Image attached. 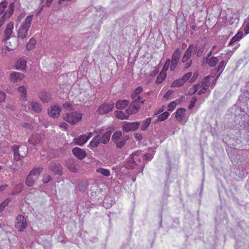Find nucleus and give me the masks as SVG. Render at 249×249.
Instances as JSON below:
<instances>
[{
  "instance_id": "nucleus-25",
  "label": "nucleus",
  "mask_w": 249,
  "mask_h": 249,
  "mask_svg": "<svg viewBox=\"0 0 249 249\" xmlns=\"http://www.w3.org/2000/svg\"><path fill=\"white\" fill-rule=\"evenodd\" d=\"M28 142L30 144L35 146L36 148H37L36 146L40 143L41 139L36 136H34L29 138Z\"/></svg>"
},
{
  "instance_id": "nucleus-23",
  "label": "nucleus",
  "mask_w": 249,
  "mask_h": 249,
  "mask_svg": "<svg viewBox=\"0 0 249 249\" xmlns=\"http://www.w3.org/2000/svg\"><path fill=\"white\" fill-rule=\"evenodd\" d=\"M186 109L184 108H179L177 110L176 112V119L180 122L183 120L185 117V113Z\"/></svg>"
},
{
  "instance_id": "nucleus-17",
  "label": "nucleus",
  "mask_w": 249,
  "mask_h": 249,
  "mask_svg": "<svg viewBox=\"0 0 249 249\" xmlns=\"http://www.w3.org/2000/svg\"><path fill=\"white\" fill-rule=\"evenodd\" d=\"M73 154L78 159L82 160L85 158L87 154L85 151L79 147H75L72 150Z\"/></svg>"
},
{
  "instance_id": "nucleus-47",
  "label": "nucleus",
  "mask_w": 249,
  "mask_h": 249,
  "mask_svg": "<svg viewBox=\"0 0 249 249\" xmlns=\"http://www.w3.org/2000/svg\"><path fill=\"white\" fill-rule=\"evenodd\" d=\"M7 12H5L2 16L0 17V27L4 24L6 18H7Z\"/></svg>"
},
{
  "instance_id": "nucleus-24",
  "label": "nucleus",
  "mask_w": 249,
  "mask_h": 249,
  "mask_svg": "<svg viewBox=\"0 0 249 249\" xmlns=\"http://www.w3.org/2000/svg\"><path fill=\"white\" fill-rule=\"evenodd\" d=\"M26 87L22 86L18 88V91L20 94V99L23 101H26Z\"/></svg>"
},
{
  "instance_id": "nucleus-28",
  "label": "nucleus",
  "mask_w": 249,
  "mask_h": 249,
  "mask_svg": "<svg viewBox=\"0 0 249 249\" xmlns=\"http://www.w3.org/2000/svg\"><path fill=\"white\" fill-rule=\"evenodd\" d=\"M129 101L127 100H119L116 103V107L118 109H123L128 104Z\"/></svg>"
},
{
  "instance_id": "nucleus-35",
  "label": "nucleus",
  "mask_w": 249,
  "mask_h": 249,
  "mask_svg": "<svg viewBox=\"0 0 249 249\" xmlns=\"http://www.w3.org/2000/svg\"><path fill=\"white\" fill-rule=\"evenodd\" d=\"M184 83V80L182 79V78H179L177 80H175L171 85V87H178L181 86Z\"/></svg>"
},
{
  "instance_id": "nucleus-48",
  "label": "nucleus",
  "mask_w": 249,
  "mask_h": 249,
  "mask_svg": "<svg viewBox=\"0 0 249 249\" xmlns=\"http://www.w3.org/2000/svg\"><path fill=\"white\" fill-rule=\"evenodd\" d=\"M192 76V72H188L185 75H184L182 78V79L184 80V82L185 83L187 81H188L189 79L190 80L191 78V77Z\"/></svg>"
},
{
  "instance_id": "nucleus-38",
  "label": "nucleus",
  "mask_w": 249,
  "mask_h": 249,
  "mask_svg": "<svg viewBox=\"0 0 249 249\" xmlns=\"http://www.w3.org/2000/svg\"><path fill=\"white\" fill-rule=\"evenodd\" d=\"M169 113L166 111L163 112V113L160 114L158 116V120L159 121H163L166 120L169 116Z\"/></svg>"
},
{
  "instance_id": "nucleus-29",
  "label": "nucleus",
  "mask_w": 249,
  "mask_h": 249,
  "mask_svg": "<svg viewBox=\"0 0 249 249\" xmlns=\"http://www.w3.org/2000/svg\"><path fill=\"white\" fill-rule=\"evenodd\" d=\"M151 122V119L150 118H148L145 120L139 122L140 124V128L142 130H145L149 126Z\"/></svg>"
},
{
  "instance_id": "nucleus-64",
  "label": "nucleus",
  "mask_w": 249,
  "mask_h": 249,
  "mask_svg": "<svg viewBox=\"0 0 249 249\" xmlns=\"http://www.w3.org/2000/svg\"><path fill=\"white\" fill-rule=\"evenodd\" d=\"M53 1V0H47L46 3V6L49 7L51 5Z\"/></svg>"
},
{
  "instance_id": "nucleus-62",
  "label": "nucleus",
  "mask_w": 249,
  "mask_h": 249,
  "mask_svg": "<svg viewBox=\"0 0 249 249\" xmlns=\"http://www.w3.org/2000/svg\"><path fill=\"white\" fill-rule=\"evenodd\" d=\"M69 169L72 172H76V168L73 165H71V166H68Z\"/></svg>"
},
{
  "instance_id": "nucleus-55",
  "label": "nucleus",
  "mask_w": 249,
  "mask_h": 249,
  "mask_svg": "<svg viewBox=\"0 0 249 249\" xmlns=\"http://www.w3.org/2000/svg\"><path fill=\"white\" fill-rule=\"evenodd\" d=\"M244 30L246 35H248L249 33V23L247 24H245Z\"/></svg>"
},
{
  "instance_id": "nucleus-63",
  "label": "nucleus",
  "mask_w": 249,
  "mask_h": 249,
  "mask_svg": "<svg viewBox=\"0 0 249 249\" xmlns=\"http://www.w3.org/2000/svg\"><path fill=\"white\" fill-rule=\"evenodd\" d=\"M203 48L200 49L199 50H198V51L197 52V55L198 56L201 55V54L203 53Z\"/></svg>"
},
{
  "instance_id": "nucleus-27",
  "label": "nucleus",
  "mask_w": 249,
  "mask_h": 249,
  "mask_svg": "<svg viewBox=\"0 0 249 249\" xmlns=\"http://www.w3.org/2000/svg\"><path fill=\"white\" fill-rule=\"evenodd\" d=\"M115 116L119 119L125 120L128 118V115L126 113L123 112L122 111H116L114 112Z\"/></svg>"
},
{
  "instance_id": "nucleus-39",
  "label": "nucleus",
  "mask_w": 249,
  "mask_h": 249,
  "mask_svg": "<svg viewBox=\"0 0 249 249\" xmlns=\"http://www.w3.org/2000/svg\"><path fill=\"white\" fill-rule=\"evenodd\" d=\"M174 91L172 90H169L164 94L163 98L166 100L172 99L173 98Z\"/></svg>"
},
{
  "instance_id": "nucleus-42",
  "label": "nucleus",
  "mask_w": 249,
  "mask_h": 249,
  "mask_svg": "<svg viewBox=\"0 0 249 249\" xmlns=\"http://www.w3.org/2000/svg\"><path fill=\"white\" fill-rule=\"evenodd\" d=\"M14 8H15L14 3H12L10 5L9 10L5 12H7V18L10 17L12 15V14L13 13Z\"/></svg>"
},
{
  "instance_id": "nucleus-6",
  "label": "nucleus",
  "mask_w": 249,
  "mask_h": 249,
  "mask_svg": "<svg viewBox=\"0 0 249 249\" xmlns=\"http://www.w3.org/2000/svg\"><path fill=\"white\" fill-rule=\"evenodd\" d=\"M140 152L137 151L133 153L127 159L125 163V166L127 168L133 169L136 165V161L139 160V156L140 155Z\"/></svg>"
},
{
  "instance_id": "nucleus-34",
  "label": "nucleus",
  "mask_w": 249,
  "mask_h": 249,
  "mask_svg": "<svg viewBox=\"0 0 249 249\" xmlns=\"http://www.w3.org/2000/svg\"><path fill=\"white\" fill-rule=\"evenodd\" d=\"M96 172L101 174L105 177H109L110 175V172L108 169L100 168L96 169Z\"/></svg>"
},
{
  "instance_id": "nucleus-14",
  "label": "nucleus",
  "mask_w": 249,
  "mask_h": 249,
  "mask_svg": "<svg viewBox=\"0 0 249 249\" xmlns=\"http://www.w3.org/2000/svg\"><path fill=\"white\" fill-rule=\"evenodd\" d=\"M114 106V104L112 102L103 104L98 108V112L101 114H107L112 110Z\"/></svg>"
},
{
  "instance_id": "nucleus-18",
  "label": "nucleus",
  "mask_w": 249,
  "mask_h": 249,
  "mask_svg": "<svg viewBox=\"0 0 249 249\" xmlns=\"http://www.w3.org/2000/svg\"><path fill=\"white\" fill-rule=\"evenodd\" d=\"M60 111V108L58 106L54 105L51 107L48 110V114L50 116L54 118H57L59 116Z\"/></svg>"
},
{
  "instance_id": "nucleus-36",
  "label": "nucleus",
  "mask_w": 249,
  "mask_h": 249,
  "mask_svg": "<svg viewBox=\"0 0 249 249\" xmlns=\"http://www.w3.org/2000/svg\"><path fill=\"white\" fill-rule=\"evenodd\" d=\"M36 43V40L33 38H31L29 40V42L27 44V49L28 50H30L33 49Z\"/></svg>"
},
{
  "instance_id": "nucleus-51",
  "label": "nucleus",
  "mask_w": 249,
  "mask_h": 249,
  "mask_svg": "<svg viewBox=\"0 0 249 249\" xmlns=\"http://www.w3.org/2000/svg\"><path fill=\"white\" fill-rule=\"evenodd\" d=\"M196 100H197L196 98L195 97H193L192 98V99L191 100V101H190V104L189 106V108L190 109H192L194 107L195 104L196 102Z\"/></svg>"
},
{
  "instance_id": "nucleus-57",
  "label": "nucleus",
  "mask_w": 249,
  "mask_h": 249,
  "mask_svg": "<svg viewBox=\"0 0 249 249\" xmlns=\"http://www.w3.org/2000/svg\"><path fill=\"white\" fill-rule=\"evenodd\" d=\"M243 36V33L242 31H238L236 35V36L239 39V40H240L241 38H242Z\"/></svg>"
},
{
  "instance_id": "nucleus-7",
  "label": "nucleus",
  "mask_w": 249,
  "mask_h": 249,
  "mask_svg": "<svg viewBox=\"0 0 249 249\" xmlns=\"http://www.w3.org/2000/svg\"><path fill=\"white\" fill-rule=\"evenodd\" d=\"M14 151V158L15 160L18 161L21 158L24 157L26 155V152L28 148L25 146H14L13 147Z\"/></svg>"
},
{
  "instance_id": "nucleus-53",
  "label": "nucleus",
  "mask_w": 249,
  "mask_h": 249,
  "mask_svg": "<svg viewBox=\"0 0 249 249\" xmlns=\"http://www.w3.org/2000/svg\"><path fill=\"white\" fill-rule=\"evenodd\" d=\"M134 137L138 141H141L143 138L142 135L140 133H135Z\"/></svg>"
},
{
  "instance_id": "nucleus-31",
  "label": "nucleus",
  "mask_w": 249,
  "mask_h": 249,
  "mask_svg": "<svg viewBox=\"0 0 249 249\" xmlns=\"http://www.w3.org/2000/svg\"><path fill=\"white\" fill-rule=\"evenodd\" d=\"M100 142V136L98 135L93 138L89 143V146L90 147H97Z\"/></svg>"
},
{
  "instance_id": "nucleus-50",
  "label": "nucleus",
  "mask_w": 249,
  "mask_h": 249,
  "mask_svg": "<svg viewBox=\"0 0 249 249\" xmlns=\"http://www.w3.org/2000/svg\"><path fill=\"white\" fill-rule=\"evenodd\" d=\"M51 177L49 175L46 174L43 176L42 181L44 183H48L51 180Z\"/></svg>"
},
{
  "instance_id": "nucleus-56",
  "label": "nucleus",
  "mask_w": 249,
  "mask_h": 249,
  "mask_svg": "<svg viewBox=\"0 0 249 249\" xmlns=\"http://www.w3.org/2000/svg\"><path fill=\"white\" fill-rule=\"evenodd\" d=\"M198 76V74L197 72L194 73L193 76L191 77V78L190 79V82H194L195 79L197 77V76Z\"/></svg>"
},
{
  "instance_id": "nucleus-1",
  "label": "nucleus",
  "mask_w": 249,
  "mask_h": 249,
  "mask_svg": "<svg viewBox=\"0 0 249 249\" xmlns=\"http://www.w3.org/2000/svg\"><path fill=\"white\" fill-rule=\"evenodd\" d=\"M33 18V15L28 16L26 17L24 21L21 23L18 31V36L19 38L23 39L27 37Z\"/></svg>"
},
{
  "instance_id": "nucleus-43",
  "label": "nucleus",
  "mask_w": 249,
  "mask_h": 249,
  "mask_svg": "<svg viewBox=\"0 0 249 249\" xmlns=\"http://www.w3.org/2000/svg\"><path fill=\"white\" fill-rule=\"evenodd\" d=\"M177 105V101H173L171 102L168 107V110L170 111H173Z\"/></svg>"
},
{
  "instance_id": "nucleus-12",
  "label": "nucleus",
  "mask_w": 249,
  "mask_h": 249,
  "mask_svg": "<svg viewBox=\"0 0 249 249\" xmlns=\"http://www.w3.org/2000/svg\"><path fill=\"white\" fill-rule=\"evenodd\" d=\"M14 22H9L6 27V28L4 32V36H3V41L5 42V44H7V41L9 38L13 36V32L14 29Z\"/></svg>"
},
{
  "instance_id": "nucleus-16",
  "label": "nucleus",
  "mask_w": 249,
  "mask_h": 249,
  "mask_svg": "<svg viewBox=\"0 0 249 249\" xmlns=\"http://www.w3.org/2000/svg\"><path fill=\"white\" fill-rule=\"evenodd\" d=\"M24 77V75L18 72H13L10 74V78L14 83L20 82Z\"/></svg>"
},
{
  "instance_id": "nucleus-19",
  "label": "nucleus",
  "mask_w": 249,
  "mask_h": 249,
  "mask_svg": "<svg viewBox=\"0 0 249 249\" xmlns=\"http://www.w3.org/2000/svg\"><path fill=\"white\" fill-rule=\"evenodd\" d=\"M26 60L24 58H20L16 63V69L20 71H24L26 70Z\"/></svg>"
},
{
  "instance_id": "nucleus-4",
  "label": "nucleus",
  "mask_w": 249,
  "mask_h": 249,
  "mask_svg": "<svg viewBox=\"0 0 249 249\" xmlns=\"http://www.w3.org/2000/svg\"><path fill=\"white\" fill-rule=\"evenodd\" d=\"M42 169L41 167H37L34 168L30 171L26 180V184L27 186H32L34 185L35 182L37 180Z\"/></svg>"
},
{
  "instance_id": "nucleus-40",
  "label": "nucleus",
  "mask_w": 249,
  "mask_h": 249,
  "mask_svg": "<svg viewBox=\"0 0 249 249\" xmlns=\"http://www.w3.org/2000/svg\"><path fill=\"white\" fill-rule=\"evenodd\" d=\"M8 142H3L2 147L0 148V155H2L3 154H4L8 150Z\"/></svg>"
},
{
  "instance_id": "nucleus-60",
  "label": "nucleus",
  "mask_w": 249,
  "mask_h": 249,
  "mask_svg": "<svg viewBox=\"0 0 249 249\" xmlns=\"http://www.w3.org/2000/svg\"><path fill=\"white\" fill-rule=\"evenodd\" d=\"M25 17V14L24 13H21L20 14L19 16L17 18V21L20 22L21 19Z\"/></svg>"
},
{
  "instance_id": "nucleus-54",
  "label": "nucleus",
  "mask_w": 249,
  "mask_h": 249,
  "mask_svg": "<svg viewBox=\"0 0 249 249\" xmlns=\"http://www.w3.org/2000/svg\"><path fill=\"white\" fill-rule=\"evenodd\" d=\"M239 40V39L237 37V36L235 35L231 39V41H230L229 45H231L233 43H234L236 41H238Z\"/></svg>"
},
{
  "instance_id": "nucleus-13",
  "label": "nucleus",
  "mask_w": 249,
  "mask_h": 249,
  "mask_svg": "<svg viewBox=\"0 0 249 249\" xmlns=\"http://www.w3.org/2000/svg\"><path fill=\"white\" fill-rule=\"evenodd\" d=\"M140 124L138 122H124L123 124V131L128 132L136 130L140 126Z\"/></svg>"
},
{
  "instance_id": "nucleus-49",
  "label": "nucleus",
  "mask_w": 249,
  "mask_h": 249,
  "mask_svg": "<svg viewBox=\"0 0 249 249\" xmlns=\"http://www.w3.org/2000/svg\"><path fill=\"white\" fill-rule=\"evenodd\" d=\"M154 154V152L151 153H147L144 155L143 158L145 160H149L153 158Z\"/></svg>"
},
{
  "instance_id": "nucleus-44",
  "label": "nucleus",
  "mask_w": 249,
  "mask_h": 249,
  "mask_svg": "<svg viewBox=\"0 0 249 249\" xmlns=\"http://www.w3.org/2000/svg\"><path fill=\"white\" fill-rule=\"evenodd\" d=\"M8 4L7 2L4 1L0 3V15L3 13Z\"/></svg>"
},
{
  "instance_id": "nucleus-10",
  "label": "nucleus",
  "mask_w": 249,
  "mask_h": 249,
  "mask_svg": "<svg viewBox=\"0 0 249 249\" xmlns=\"http://www.w3.org/2000/svg\"><path fill=\"white\" fill-rule=\"evenodd\" d=\"M27 225L26 220L22 215L17 216L15 221V227L19 231H22L26 228Z\"/></svg>"
},
{
  "instance_id": "nucleus-30",
  "label": "nucleus",
  "mask_w": 249,
  "mask_h": 249,
  "mask_svg": "<svg viewBox=\"0 0 249 249\" xmlns=\"http://www.w3.org/2000/svg\"><path fill=\"white\" fill-rule=\"evenodd\" d=\"M111 136V132L107 131L103 134L102 136H100V142L106 144L109 141Z\"/></svg>"
},
{
  "instance_id": "nucleus-8",
  "label": "nucleus",
  "mask_w": 249,
  "mask_h": 249,
  "mask_svg": "<svg viewBox=\"0 0 249 249\" xmlns=\"http://www.w3.org/2000/svg\"><path fill=\"white\" fill-rule=\"evenodd\" d=\"M143 103V101H133L126 110L128 116L133 115L138 112L140 108V106Z\"/></svg>"
},
{
  "instance_id": "nucleus-45",
  "label": "nucleus",
  "mask_w": 249,
  "mask_h": 249,
  "mask_svg": "<svg viewBox=\"0 0 249 249\" xmlns=\"http://www.w3.org/2000/svg\"><path fill=\"white\" fill-rule=\"evenodd\" d=\"M226 63L224 61H222L220 62L217 68V71H222L226 66Z\"/></svg>"
},
{
  "instance_id": "nucleus-3",
  "label": "nucleus",
  "mask_w": 249,
  "mask_h": 249,
  "mask_svg": "<svg viewBox=\"0 0 249 249\" xmlns=\"http://www.w3.org/2000/svg\"><path fill=\"white\" fill-rule=\"evenodd\" d=\"M112 139L116 147L121 148L125 145L126 142L128 139V136L123 134L120 131H116L113 134Z\"/></svg>"
},
{
  "instance_id": "nucleus-41",
  "label": "nucleus",
  "mask_w": 249,
  "mask_h": 249,
  "mask_svg": "<svg viewBox=\"0 0 249 249\" xmlns=\"http://www.w3.org/2000/svg\"><path fill=\"white\" fill-rule=\"evenodd\" d=\"M178 63V61L170 60V63L169 65L170 70L172 71H174L176 69Z\"/></svg>"
},
{
  "instance_id": "nucleus-58",
  "label": "nucleus",
  "mask_w": 249,
  "mask_h": 249,
  "mask_svg": "<svg viewBox=\"0 0 249 249\" xmlns=\"http://www.w3.org/2000/svg\"><path fill=\"white\" fill-rule=\"evenodd\" d=\"M217 47L216 45H214L212 47L211 50L213 52V53H217L220 51L219 48H218L217 49Z\"/></svg>"
},
{
  "instance_id": "nucleus-61",
  "label": "nucleus",
  "mask_w": 249,
  "mask_h": 249,
  "mask_svg": "<svg viewBox=\"0 0 249 249\" xmlns=\"http://www.w3.org/2000/svg\"><path fill=\"white\" fill-rule=\"evenodd\" d=\"M59 126L60 128L63 129L64 130H66L67 128L68 125L66 123H62Z\"/></svg>"
},
{
  "instance_id": "nucleus-11",
  "label": "nucleus",
  "mask_w": 249,
  "mask_h": 249,
  "mask_svg": "<svg viewBox=\"0 0 249 249\" xmlns=\"http://www.w3.org/2000/svg\"><path fill=\"white\" fill-rule=\"evenodd\" d=\"M170 63V59H167L164 65V66L157 77V82L158 83H161L166 77V71L169 67Z\"/></svg>"
},
{
  "instance_id": "nucleus-59",
  "label": "nucleus",
  "mask_w": 249,
  "mask_h": 249,
  "mask_svg": "<svg viewBox=\"0 0 249 249\" xmlns=\"http://www.w3.org/2000/svg\"><path fill=\"white\" fill-rule=\"evenodd\" d=\"M63 107L66 109H69L71 108V105L70 103H65L63 104Z\"/></svg>"
},
{
  "instance_id": "nucleus-22",
  "label": "nucleus",
  "mask_w": 249,
  "mask_h": 249,
  "mask_svg": "<svg viewBox=\"0 0 249 249\" xmlns=\"http://www.w3.org/2000/svg\"><path fill=\"white\" fill-rule=\"evenodd\" d=\"M28 110H33L36 112H39L41 110V107L38 103L33 101L29 104Z\"/></svg>"
},
{
  "instance_id": "nucleus-52",
  "label": "nucleus",
  "mask_w": 249,
  "mask_h": 249,
  "mask_svg": "<svg viewBox=\"0 0 249 249\" xmlns=\"http://www.w3.org/2000/svg\"><path fill=\"white\" fill-rule=\"evenodd\" d=\"M6 98V94L4 92L0 90V102H3Z\"/></svg>"
},
{
  "instance_id": "nucleus-21",
  "label": "nucleus",
  "mask_w": 249,
  "mask_h": 249,
  "mask_svg": "<svg viewBox=\"0 0 249 249\" xmlns=\"http://www.w3.org/2000/svg\"><path fill=\"white\" fill-rule=\"evenodd\" d=\"M143 90V88L142 87L137 88L131 94V98L134 101H143L140 96V94L142 93Z\"/></svg>"
},
{
  "instance_id": "nucleus-15",
  "label": "nucleus",
  "mask_w": 249,
  "mask_h": 249,
  "mask_svg": "<svg viewBox=\"0 0 249 249\" xmlns=\"http://www.w3.org/2000/svg\"><path fill=\"white\" fill-rule=\"evenodd\" d=\"M92 136V132H89L87 135H81L79 137L75 138L73 142L75 144L82 145L85 144L88 140Z\"/></svg>"
},
{
  "instance_id": "nucleus-20",
  "label": "nucleus",
  "mask_w": 249,
  "mask_h": 249,
  "mask_svg": "<svg viewBox=\"0 0 249 249\" xmlns=\"http://www.w3.org/2000/svg\"><path fill=\"white\" fill-rule=\"evenodd\" d=\"M50 169L56 174L61 175L62 174L61 167L58 163L52 162L50 166Z\"/></svg>"
},
{
  "instance_id": "nucleus-32",
  "label": "nucleus",
  "mask_w": 249,
  "mask_h": 249,
  "mask_svg": "<svg viewBox=\"0 0 249 249\" xmlns=\"http://www.w3.org/2000/svg\"><path fill=\"white\" fill-rule=\"evenodd\" d=\"M180 53L181 51L180 49L177 48L172 54L171 60L178 61Z\"/></svg>"
},
{
  "instance_id": "nucleus-46",
  "label": "nucleus",
  "mask_w": 249,
  "mask_h": 249,
  "mask_svg": "<svg viewBox=\"0 0 249 249\" xmlns=\"http://www.w3.org/2000/svg\"><path fill=\"white\" fill-rule=\"evenodd\" d=\"M10 199H7L0 205V212L9 204Z\"/></svg>"
},
{
  "instance_id": "nucleus-26",
  "label": "nucleus",
  "mask_w": 249,
  "mask_h": 249,
  "mask_svg": "<svg viewBox=\"0 0 249 249\" xmlns=\"http://www.w3.org/2000/svg\"><path fill=\"white\" fill-rule=\"evenodd\" d=\"M39 98L43 103H47L51 100V95L45 91H43L40 94Z\"/></svg>"
},
{
  "instance_id": "nucleus-5",
  "label": "nucleus",
  "mask_w": 249,
  "mask_h": 249,
  "mask_svg": "<svg viewBox=\"0 0 249 249\" xmlns=\"http://www.w3.org/2000/svg\"><path fill=\"white\" fill-rule=\"evenodd\" d=\"M82 115L78 112H71L67 113L64 119L69 123L75 124L82 120Z\"/></svg>"
},
{
  "instance_id": "nucleus-9",
  "label": "nucleus",
  "mask_w": 249,
  "mask_h": 249,
  "mask_svg": "<svg viewBox=\"0 0 249 249\" xmlns=\"http://www.w3.org/2000/svg\"><path fill=\"white\" fill-rule=\"evenodd\" d=\"M195 48V47L193 45H190L187 50L185 52L182 59V62L183 63L187 62L185 66L186 68H189L191 65L192 61L191 60L188 61V60L190 58L192 54V52L194 50Z\"/></svg>"
},
{
  "instance_id": "nucleus-37",
  "label": "nucleus",
  "mask_w": 249,
  "mask_h": 249,
  "mask_svg": "<svg viewBox=\"0 0 249 249\" xmlns=\"http://www.w3.org/2000/svg\"><path fill=\"white\" fill-rule=\"evenodd\" d=\"M218 62V59L215 57H212L208 60V63L211 67H214Z\"/></svg>"
},
{
  "instance_id": "nucleus-2",
  "label": "nucleus",
  "mask_w": 249,
  "mask_h": 249,
  "mask_svg": "<svg viewBox=\"0 0 249 249\" xmlns=\"http://www.w3.org/2000/svg\"><path fill=\"white\" fill-rule=\"evenodd\" d=\"M210 77V76L206 77L201 85H195L193 88L189 89V93L190 94H194L198 91V94L205 93L207 91L208 87L210 85L209 80Z\"/></svg>"
},
{
  "instance_id": "nucleus-33",
  "label": "nucleus",
  "mask_w": 249,
  "mask_h": 249,
  "mask_svg": "<svg viewBox=\"0 0 249 249\" xmlns=\"http://www.w3.org/2000/svg\"><path fill=\"white\" fill-rule=\"evenodd\" d=\"M10 229V228L8 225L3 223L0 224V236L9 231Z\"/></svg>"
}]
</instances>
